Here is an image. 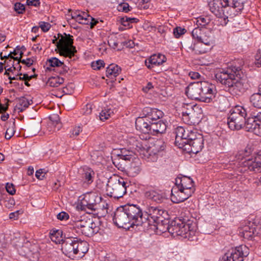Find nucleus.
<instances>
[{"mask_svg": "<svg viewBox=\"0 0 261 261\" xmlns=\"http://www.w3.org/2000/svg\"><path fill=\"white\" fill-rule=\"evenodd\" d=\"M211 11L221 19L222 25H226L228 18L238 15L244 9L241 0H212L208 4Z\"/></svg>", "mask_w": 261, "mask_h": 261, "instance_id": "f257e3e1", "label": "nucleus"}, {"mask_svg": "<svg viewBox=\"0 0 261 261\" xmlns=\"http://www.w3.org/2000/svg\"><path fill=\"white\" fill-rule=\"evenodd\" d=\"M175 187L171 190V200L176 203L184 201L195 191L194 182L189 176L181 175L175 179Z\"/></svg>", "mask_w": 261, "mask_h": 261, "instance_id": "f03ea898", "label": "nucleus"}, {"mask_svg": "<svg viewBox=\"0 0 261 261\" xmlns=\"http://www.w3.org/2000/svg\"><path fill=\"white\" fill-rule=\"evenodd\" d=\"M244 74L242 69L236 66H229L222 69L215 74L217 81L227 87H238L239 84H243Z\"/></svg>", "mask_w": 261, "mask_h": 261, "instance_id": "7ed1b4c3", "label": "nucleus"}, {"mask_svg": "<svg viewBox=\"0 0 261 261\" xmlns=\"http://www.w3.org/2000/svg\"><path fill=\"white\" fill-rule=\"evenodd\" d=\"M128 185L125 179L114 175L108 179L107 183L105 185L106 194L110 197L119 199L126 193Z\"/></svg>", "mask_w": 261, "mask_h": 261, "instance_id": "20e7f679", "label": "nucleus"}, {"mask_svg": "<svg viewBox=\"0 0 261 261\" xmlns=\"http://www.w3.org/2000/svg\"><path fill=\"white\" fill-rule=\"evenodd\" d=\"M196 228L190 221L185 222L180 219H176L170 224V233L173 237L181 236L188 239L195 236Z\"/></svg>", "mask_w": 261, "mask_h": 261, "instance_id": "39448f33", "label": "nucleus"}, {"mask_svg": "<svg viewBox=\"0 0 261 261\" xmlns=\"http://www.w3.org/2000/svg\"><path fill=\"white\" fill-rule=\"evenodd\" d=\"M58 36V38L61 37L59 41L57 42V38L54 36L52 43L56 44L60 55L69 58L74 56L77 51L75 47L73 45V36L65 33L63 35L59 33Z\"/></svg>", "mask_w": 261, "mask_h": 261, "instance_id": "423d86ee", "label": "nucleus"}, {"mask_svg": "<svg viewBox=\"0 0 261 261\" xmlns=\"http://www.w3.org/2000/svg\"><path fill=\"white\" fill-rule=\"evenodd\" d=\"M175 143L179 148L185 146L188 144L190 141L196 140L203 136L197 132L196 129H192L191 127L185 128L182 126H178L175 129Z\"/></svg>", "mask_w": 261, "mask_h": 261, "instance_id": "0eeeda50", "label": "nucleus"}, {"mask_svg": "<svg viewBox=\"0 0 261 261\" xmlns=\"http://www.w3.org/2000/svg\"><path fill=\"white\" fill-rule=\"evenodd\" d=\"M101 197L96 193L93 192L88 193L84 195L83 198L81 200L80 204L77 205L81 210L86 211L87 213H94L95 209L98 206L97 204L100 202Z\"/></svg>", "mask_w": 261, "mask_h": 261, "instance_id": "6e6552de", "label": "nucleus"}, {"mask_svg": "<svg viewBox=\"0 0 261 261\" xmlns=\"http://www.w3.org/2000/svg\"><path fill=\"white\" fill-rule=\"evenodd\" d=\"M126 206L131 227L134 226H143L144 228H146V219L140 207L135 204H127Z\"/></svg>", "mask_w": 261, "mask_h": 261, "instance_id": "1a4fd4ad", "label": "nucleus"}, {"mask_svg": "<svg viewBox=\"0 0 261 261\" xmlns=\"http://www.w3.org/2000/svg\"><path fill=\"white\" fill-rule=\"evenodd\" d=\"M167 215V212L162 208L155 206H149L147 208L146 214H145V227L151 226L155 223L157 221H162V219L165 218Z\"/></svg>", "mask_w": 261, "mask_h": 261, "instance_id": "9d476101", "label": "nucleus"}, {"mask_svg": "<svg viewBox=\"0 0 261 261\" xmlns=\"http://www.w3.org/2000/svg\"><path fill=\"white\" fill-rule=\"evenodd\" d=\"M113 220L118 227L123 228L131 227L126 205L117 208L114 213Z\"/></svg>", "mask_w": 261, "mask_h": 261, "instance_id": "9b49d317", "label": "nucleus"}, {"mask_svg": "<svg viewBox=\"0 0 261 261\" xmlns=\"http://www.w3.org/2000/svg\"><path fill=\"white\" fill-rule=\"evenodd\" d=\"M192 35L197 41H203L207 45H213L214 40L212 32L204 27H198L192 31Z\"/></svg>", "mask_w": 261, "mask_h": 261, "instance_id": "f8f14e48", "label": "nucleus"}, {"mask_svg": "<svg viewBox=\"0 0 261 261\" xmlns=\"http://www.w3.org/2000/svg\"><path fill=\"white\" fill-rule=\"evenodd\" d=\"M247 148L248 149H246V166L250 171L261 172V150L255 154L254 161H252L253 159L249 156L252 154L254 149L251 147L247 146Z\"/></svg>", "mask_w": 261, "mask_h": 261, "instance_id": "ddd939ff", "label": "nucleus"}, {"mask_svg": "<svg viewBox=\"0 0 261 261\" xmlns=\"http://www.w3.org/2000/svg\"><path fill=\"white\" fill-rule=\"evenodd\" d=\"M216 93L217 89L214 84L206 81L201 82V102H211Z\"/></svg>", "mask_w": 261, "mask_h": 261, "instance_id": "4468645a", "label": "nucleus"}, {"mask_svg": "<svg viewBox=\"0 0 261 261\" xmlns=\"http://www.w3.org/2000/svg\"><path fill=\"white\" fill-rule=\"evenodd\" d=\"M246 131L261 136V114L252 115L246 120Z\"/></svg>", "mask_w": 261, "mask_h": 261, "instance_id": "2eb2a0df", "label": "nucleus"}, {"mask_svg": "<svg viewBox=\"0 0 261 261\" xmlns=\"http://www.w3.org/2000/svg\"><path fill=\"white\" fill-rule=\"evenodd\" d=\"M144 196L148 200L157 203H161L167 199L165 192L154 188H147L144 192Z\"/></svg>", "mask_w": 261, "mask_h": 261, "instance_id": "dca6fc26", "label": "nucleus"}, {"mask_svg": "<svg viewBox=\"0 0 261 261\" xmlns=\"http://www.w3.org/2000/svg\"><path fill=\"white\" fill-rule=\"evenodd\" d=\"M76 241L75 237L68 236L67 239L64 240L62 243V252L67 256L72 258L76 255Z\"/></svg>", "mask_w": 261, "mask_h": 261, "instance_id": "f3484780", "label": "nucleus"}, {"mask_svg": "<svg viewBox=\"0 0 261 261\" xmlns=\"http://www.w3.org/2000/svg\"><path fill=\"white\" fill-rule=\"evenodd\" d=\"M243 246L240 245L229 250L220 261H243Z\"/></svg>", "mask_w": 261, "mask_h": 261, "instance_id": "a211bd4d", "label": "nucleus"}, {"mask_svg": "<svg viewBox=\"0 0 261 261\" xmlns=\"http://www.w3.org/2000/svg\"><path fill=\"white\" fill-rule=\"evenodd\" d=\"M186 94L192 99L200 101L201 82L192 83L187 87Z\"/></svg>", "mask_w": 261, "mask_h": 261, "instance_id": "6ab92c4d", "label": "nucleus"}, {"mask_svg": "<svg viewBox=\"0 0 261 261\" xmlns=\"http://www.w3.org/2000/svg\"><path fill=\"white\" fill-rule=\"evenodd\" d=\"M203 146L204 139L202 136L193 141H190L189 144H185V146L182 148L185 150H188V152L190 153L196 154L202 150Z\"/></svg>", "mask_w": 261, "mask_h": 261, "instance_id": "aec40b11", "label": "nucleus"}, {"mask_svg": "<svg viewBox=\"0 0 261 261\" xmlns=\"http://www.w3.org/2000/svg\"><path fill=\"white\" fill-rule=\"evenodd\" d=\"M78 174L79 178L82 181L90 185L93 181L95 173L91 169L84 167L79 169Z\"/></svg>", "mask_w": 261, "mask_h": 261, "instance_id": "412c9836", "label": "nucleus"}, {"mask_svg": "<svg viewBox=\"0 0 261 261\" xmlns=\"http://www.w3.org/2000/svg\"><path fill=\"white\" fill-rule=\"evenodd\" d=\"M166 61V57L161 54H154L147 58L145 61V65L146 67L151 69L155 66L162 65Z\"/></svg>", "mask_w": 261, "mask_h": 261, "instance_id": "4be33fe9", "label": "nucleus"}, {"mask_svg": "<svg viewBox=\"0 0 261 261\" xmlns=\"http://www.w3.org/2000/svg\"><path fill=\"white\" fill-rule=\"evenodd\" d=\"M227 124L232 130H240L245 126V116L239 115V117L236 116L228 117Z\"/></svg>", "mask_w": 261, "mask_h": 261, "instance_id": "5701e85b", "label": "nucleus"}, {"mask_svg": "<svg viewBox=\"0 0 261 261\" xmlns=\"http://www.w3.org/2000/svg\"><path fill=\"white\" fill-rule=\"evenodd\" d=\"M132 162L127 167L125 171L129 176L135 177L138 175L141 170V162L139 158L132 159Z\"/></svg>", "mask_w": 261, "mask_h": 261, "instance_id": "b1692460", "label": "nucleus"}, {"mask_svg": "<svg viewBox=\"0 0 261 261\" xmlns=\"http://www.w3.org/2000/svg\"><path fill=\"white\" fill-rule=\"evenodd\" d=\"M165 148V143L161 140H158L148 148L147 152L149 155H153L151 160H156L157 156L164 151Z\"/></svg>", "mask_w": 261, "mask_h": 261, "instance_id": "393cba45", "label": "nucleus"}, {"mask_svg": "<svg viewBox=\"0 0 261 261\" xmlns=\"http://www.w3.org/2000/svg\"><path fill=\"white\" fill-rule=\"evenodd\" d=\"M145 117L151 122H155L163 116L162 111L157 109L146 107L143 110Z\"/></svg>", "mask_w": 261, "mask_h": 261, "instance_id": "a878e982", "label": "nucleus"}, {"mask_svg": "<svg viewBox=\"0 0 261 261\" xmlns=\"http://www.w3.org/2000/svg\"><path fill=\"white\" fill-rule=\"evenodd\" d=\"M151 123V122L145 117H138L136 119L135 126L137 130L144 134H149Z\"/></svg>", "mask_w": 261, "mask_h": 261, "instance_id": "bb28decb", "label": "nucleus"}, {"mask_svg": "<svg viewBox=\"0 0 261 261\" xmlns=\"http://www.w3.org/2000/svg\"><path fill=\"white\" fill-rule=\"evenodd\" d=\"M203 41H197L189 47V49L195 54L200 55L206 53L213 45H207Z\"/></svg>", "mask_w": 261, "mask_h": 261, "instance_id": "cd10ccee", "label": "nucleus"}, {"mask_svg": "<svg viewBox=\"0 0 261 261\" xmlns=\"http://www.w3.org/2000/svg\"><path fill=\"white\" fill-rule=\"evenodd\" d=\"M75 241L76 255L79 257H83L89 250V244L86 241L81 240L76 237H75Z\"/></svg>", "mask_w": 261, "mask_h": 261, "instance_id": "c85d7f7f", "label": "nucleus"}, {"mask_svg": "<svg viewBox=\"0 0 261 261\" xmlns=\"http://www.w3.org/2000/svg\"><path fill=\"white\" fill-rule=\"evenodd\" d=\"M168 220L166 218L162 219V221H157L151 226H154L158 233H162L168 231L170 233V224H168Z\"/></svg>", "mask_w": 261, "mask_h": 261, "instance_id": "c756f323", "label": "nucleus"}, {"mask_svg": "<svg viewBox=\"0 0 261 261\" xmlns=\"http://www.w3.org/2000/svg\"><path fill=\"white\" fill-rule=\"evenodd\" d=\"M166 129V124L162 120L158 122H151L150 126V133L163 134Z\"/></svg>", "mask_w": 261, "mask_h": 261, "instance_id": "7c9ffc66", "label": "nucleus"}, {"mask_svg": "<svg viewBox=\"0 0 261 261\" xmlns=\"http://www.w3.org/2000/svg\"><path fill=\"white\" fill-rule=\"evenodd\" d=\"M48 65L51 67H62V69L60 70L59 72L61 74L66 73L68 70V67L66 66L64 63L59 60L58 58L54 57L47 60Z\"/></svg>", "mask_w": 261, "mask_h": 261, "instance_id": "2f4dec72", "label": "nucleus"}, {"mask_svg": "<svg viewBox=\"0 0 261 261\" xmlns=\"http://www.w3.org/2000/svg\"><path fill=\"white\" fill-rule=\"evenodd\" d=\"M121 72V69L117 65L111 64L109 65L106 70V75L109 78L116 77Z\"/></svg>", "mask_w": 261, "mask_h": 261, "instance_id": "473e14b6", "label": "nucleus"}, {"mask_svg": "<svg viewBox=\"0 0 261 261\" xmlns=\"http://www.w3.org/2000/svg\"><path fill=\"white\" fill-rule=\"evenodd\" d=\"M33 103V101L31 99L25 97H21L18 99V107L20 112H23L25 109Z\"/></svg>", "mask_w": 261, "mask_h": 261, "instance_id": "72a5a7b5", "label": "nucleus"}, {"mask_svg": "<svg viewBox=\"0 0 261 261\" xmlns=\"http://www.w3.org/2000/svg\"><path fill=\"white\" fill-rule=\"evenodd\" d=\"M64 82V79L59 76L49 77L46 82V85L52 87H58Z\"/></svg>", "mask_w": 261, "mask_h": 261, "instance_id": "f704fd0d", "label": "nucleus"}, {"mask_svg": "<svg viewBox=\"0 0 261 261\" xmlns=\"http://www.w3.org/2000/svg\"><path fill=\"white\" fill-rule=\"evenodd\" d=\"M49 119L50 121L48 123V125L49 126H55L53 131L59 130L61 127L59 115L57 114H51L49 116Z\"/></svg>", "mask_w": 261, "mask_h": 261, "instance_id": "c9c22d12", "label": "nucleus"}, {"mask_svg": "<svg viewBox=\"0 0 261 261\" xmlns=\"http://www.w3.org/2000/svg\"><path fill=\"white\" fill-rule=\"evenodd\" d=\"M255 224L250 221H246V238L248 237V239H252L253 235L255 231Z\"/></svg>", "mask_w": 261, "mask_h": 261, "instance_id": "e433bc0d", "label": "nucleus"}, {"mask_svg": "<svg viewBox=\"0 0 261 261\" xmlns=\"http://www.w3.org/2000/svg\"><path fill=\"white\" fill-rule=\"evenodd\" d=\"M6 126L7 130L5 133V138L10 139L13 136L15 132V121L7 123Z\"/></svg>", "mask_w": 261, "mask_h": 261, "instance_id": "4c0bfd02", "label": "nucleus"}, {"mask_svg": "<svg viewBox=\"0 0 261 261\" xmlns=\"http://www.w3.org/2000/svg\"><path fill=\"white\" fill-rule=\"evenodd\" d=\"M250 100L254 107L261 108V93L258 92L252 94L250 97Z\"/></svg>", "mask_w": 261, "mask_h": 261, "instance_id": "58836bf2", "label": "nucleus"}, {"mask_svg": "<svg viewBox=\"0 0 261 261\" xmlns=\"http://www.w3.org/2000/svg\"><path fill=\"white\" fill-rule=\"evenodd\" d=\"M245 114V108L243 106H236L232 108L230 111V114L228 117H232V116H236L239 117V115H244Z\"/></svg>", "mask_w": 261, "mask_h": 261, "instance_id": "ea45409f", "label": "nucleus"}, {"mask_svg": "<svg viewBox=\"0 0 261 261\" xmlns=\"http://www.w3.org/2000/svg\"><path fill=\"white\" fill-rule=\"evenodd\" d=\"M113 111L111 108H104L99 113V117L100 120L105 121L108 119L113 114Z\"/></svg>", "mask_w": 261, "mask_h": 261, "instance_id": "a19ab883", "label": "nucleus"}, {"mask_svg": "<svg viewBox=\"0 0 261 261\" xmlns=\"http://www.w3.org/2000/svg\"><path fill=\"white\" fill-rule=\"evenodd\" d=\"M90 219H89V223L84 226V227L81 229L80 232H81L83 234H84L87 237H91L93 236L94 234L97 232V229L96 228V230H93L90 228Z\"/></svg>", "mask_w": 261, "mask_h": 261, "instance_id": "79ce46f5", "label": "nucleus"}, {"mask_svg": "<svg viewBox=\"0 0 261 261\" xmlns=\"http://www.w3.org/2000/svg\"><path fill=\"white\" fill-rule=\"evenodd\" d=\"M80 15V20H77L79 23L88 24L90 20H94V18L85 12L81 11Z\"/></svg>", "mask_w": 261, "mask_h": 261, "instance_id": "37998d69", "label": "nucleus"}, {"mask_svg": "<svg viewBox=\"0 0 261 261\" xmlns=\"http://www.w3.org/2000/svg\"><path fill=\"white\" fill-rule=\"evenodd\" d=\"M98 206L97 207V208L95 209L94 213L99 214L102 212V214H106L108 213V204L105 201L101 200L100 202H99L97 204Z\"/></svg>", "mask_w": 261, "mask_h": 261, "instance_id": "c03bdc74", "label": "nucleus"}, {"mask_svg": "<svg viewBox=\"0 0 261 261\" xmlns=\"http://www.w3.org/2000/svg\"><path fill=\"white\" fill-rule=\"evenodd\" d=\"M120 160L121 159L118 156L114 158H112L113 164L119 170L121 171H125L126 169L123 163H122Z\"/></svg>", "mask_w": 261, "mask_h": 261, "instance_id": "a18cd8bd", "label": "nucleus"}, {"mask_svg": "<svg viewBox=\"0 0 261 261\" xmlns=\"http://www.w3.org/2000/svg\"><path fill=\"white\" fill-rule=\"evenodd\" d=\"M210 22V19L208 17L200 16L196 19V24L198 27H203Z\"/></svg>", "mask_w": 261, "mask_h": 261, "instance_id": "49530a36", "label": "nucleus"}, {"mask_svg": "<svg viewBox=\"0 0 261 261\" xmlns=\"http://www.w3.org/2000/svg\"><path fill=\"white\" fill-rule=\"evenodd\" d=\"M61 231L59 230L54 231L51 233L50 239L51 241L56 244H60L61 242H63V240L61 239V237H59V236L61 234Z\"/></svg>", "mask_w": 261, "mask_h": 261, "instance_id": "de8ad7c7", "label": "nucleus"}, {"mask_svg": "<svg viewBox=\"0 0 261 261\" xmlns=\"http://www.w3.org/2000/svg\"><path fill=\"white\" fill-rule=\"evenodd\" d=\"M139 21V19L136 18L128 17L127 16L123 17L121 19V22L123 25L128 26L129 23H136Z\"/></svg>", "mask_w": 261, "mask_h": 261, "instance_id": "09e8293b", "label": "nucleus"}, {"mask_svg": "<svg viewBox=\"0 0 261 261\" xmlns=\"http://www.w3.org/2000/svg\"><path fill=\"white\" fill-rule=\"evenodd\" d=\"M14 10L17 14H22L25 11V7L21 3L17 2L14 5Z\"/></svg>", "mask_w": 261, "mask_h": 261, "instance_id": "8fccbe9b", "label": "nucleus"}, {"mask_svg": "<svg viewBox=\"0 0 261 261\" xmlns=\"http://www.w3.org/2000/svg\"><path fill=\"white\" fill-rule=\"evenodd\" d=\"M125 152H128L129 153V152L127 151L125 149H121V153H118L117 154V156L120 158V159H121L122 160L130 161V160L133 158V156L130 154L125 153Z\"/></svg>", "mask_w": 261, "mask_h": 261, "instance_id": "3c124183", "label": "nucleus"}, {"mask_svg": "<svg viewBox=\"0 0 261 261\" xmlns=\"http://www.w3.org/2000/svg\"><path fill=\"white\" fill-rule=\"evenodd\" d=\"M186 32V30L184 28L179 27H177L173 29V33L175 38H178L182 35H184Z\"/></svg>", "mask_w": 261, "mask_h": 261, "instance_id": "603ef678", "label": "nucleus"}, {"mask_svg": "<svg viewBox=\"0 0 261 261\" xmlns=\"http://www.w3.org/2000/svg\"><path fill=\"white\" fill-rule=\"evenodd\" d=\"M104 66L105 63L101 60L93 62L91 64V66L94 70H100L101 67H104Z\"/></svg>", "mask_w": 261, "mask_h": 261, "instance_id": "864d4df0", "label": "nucleus"}, {"mask_svg": "<svg viewBox=\"0 0 261 261\" xmlns=\"http://www.w3.org/2000/svg\"><path fill=\"white\" fill-rule=\"evenodd\" d=\"M89 223V219L88 220L84 219H81L78 220L75 223V227L77 228L80 231L83 229L85 226L87 225Z\"/></svg>", "mask_w": 261, "mask_h": 261, "instance_id": "5fc2aeb1", "label": "nucleus"}, {"mask_svg": "<svg viewBox=\"0 0 261 261\" xmlns=\"http://www.w3.org/2000/svg\"><path fill=\"white\" fill-rule=\"evenodd\" d=\"M117 9L119 11L124 12L126 13L130 10L129 9V6L127 3H122L119 4L117 7Z\"/></svg>", "mask_w": 261, "mask_h": 261, "instance_id": "6e6d98bb", "label": "nucleus"}, {"mask_svg": "<svg viewBox=\"0 0 261 261\" xmlns=\"http://www.w3.org/2000/svg\"><path fill=\"white\" fill-rule=\"evenodd\" d=\"M108 44L110 46L115 48L118 46V42L117 40V37L116 36H112L109 38L108 40Z\"/></svg>", "mask_w": 261, "mask_h": 261, "instance_id": "4d7b16f0", "label": "nucleus"}, {"mask_svg": "<svg viewBox=\"0 0 261 261\" xmlns=\"http://www.w3.org/2000/svg\"><path fill=\"white\" fill-rule=\"evenodd\" d=\"M254 64L257 67H261V50H258L255 56Z\"/></svg>", "mask_w": 261, "mask_h": 261, "instance_id": "13d9d810", "label": "nucleus"}, {"mask_svg": "<svg viewBox=\"0 0 261 261\" xmlns=\"http://www.w3.org/2000/svg\"><path fill=\"white\" fill-rule=\"evenodd\" d=\"M39 27L41 29L43 32H46L49 31L51 25L48 22L44 21H40L39 22Z\"/></svg>", "mask_w": 261, "mask_h": 261, "instance_id": "bf43d9fd", "label": "nucleus"}, {"mask_svg": "<svg viewBox=\"0 0 261 261\" xmlns=\"http://www.w3.org/2000/svg\"><path fill=\"white\" fill-rule=\"evenodd\" d=\"M19 60H17L18 63H17V65H19L20 63H21L22 64L25 65L28 67H30L31 65H33L34 61L31 58H27L26 60L23 59H20L18 58Z\"/></svg>", "mask_w": 261, "mask_h": 261, "instance_id": "052dcab7", "label": "nucleus"}, {"mask_svg": "<svg viewBox=\"0 0 261 261\" xmlns=\"http://www.w3.org/2000/svg\"><path fill=\"white\" fill-rule=\"evenodd\" d=\"M92 108L91 104L86 105L82 110V113L84 115L90 114L92 112Z\"/></svg>", "mask_w": 261, "mask_h": 261, "instance_id": "680f3d73", "label": "nucleus"}, {"mask_svg": "<svg viewBox=\"0 0 261 261\" xmlns=\"http://www.w3.org/2000/svg\"><path fill=\"white\" fill-rule=\"evenodd\" d=\"M7 191L11 195H14L16 190L14 186L12 184L7 183L6 186Z\"/></svg>", "mask_w": 261, "mask_h": 261, "instance_id": "e2e57ef3", "label": "nucleus"}, {"mask_svg": "<svg viewBox=\"0 0 261 261\" xmlns=\"http://www.w3.org/2000/svg\"><path fill=\"white\" fill-rule=\"evenodd\" d=\"M57 219L60 220H66L68 219L69 218V215L68 214L65 212H62L61 213H59L57 216Z\"/></svg>", "mask_w": 261, "mask_h": 261, "instance_id": "0e129e2a", "label": "nucleus"}, {"mask_svg": "<svg viewBox=\"0 0 261 261\" xmlns=\"http://www.w3.org/2000/svg\"><path fill=\"white\" fill-rule=\"evenodd\" d=\"M190 113H188L187 112H182V120L183 121L188 124H190L192 123V121L190 120Z\"/></svg>", "mask_w": 261, "mask_h": 261, "instance_id": "69168bd1", "label": "nucleus"}, {"mask_svg": "<svg viewBox=\"0 0 261 261\" xmlns=\"http://www.w3.org/2000/svg\"><path fill=\"white\" fill-rule=\"evenodd\" d=\"M82 128L80 126H75L71 131L72 136H77L82 132Z\"/></svg>", "mask_w": 261, "mask_h": 261, "instance_id": "338daca9", "label": "nucleus"}, {"mask_svg": "<svg viewBox=\"0 0 261 261\" xmlns=\"http://www.w3.org/2000/svg\"><path fill=\"white\" fill-rule=\"evenodd\" d=\"M43 169H40L37 170L35 173L36 177L39 179H43L45 176V173L43 172Z\"/></svg>", "mask_w": 261, "mask_h": 261, "instance_id": "774afa93", "label": "nucleus"}]
</instances>
